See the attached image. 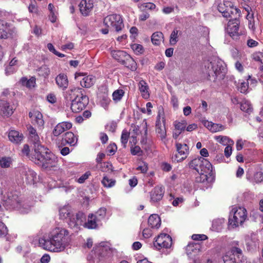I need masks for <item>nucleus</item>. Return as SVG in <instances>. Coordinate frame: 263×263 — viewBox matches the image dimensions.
<instances>
[{
    "instance_id": "nucleus-7",
    "label": "nucleus",
    "mask_w": 263,
    "mask_h": 263,
    "mask_svg": "<svg viewBox=\"0 0 263 263\" xmlns=\"http://www.w3.org/2000/svg\"><path fill=\"white\" fill-rule=\"evenodd\" d=\"M103 23L106 27L115 29L117 32L121 31L124 27L122 18L119 14L107 15L104 18Z\"/></svg>"
},
{
    "instance_id": "nucleus-39",
    "label": "nucleus",
    "mask_w": 263,
    "mask_h": 263,
    "mask_svg": "<svg viewBox=\"0 0 263 263\" xmlns=\"http://www.w3.org/2000/svg\"><path fill=\"white\" fill-rule=\"evenodd\" d=\"M12 164V159L9 157H3L0 159V166L2 168H8Z\"/></svg>"
},
{
    "instance_id": "nucleus-54",
    "label": "nucleus",
    "mask_w": 263,
    "mask_h": 263,
    "mask_svg": "<svg viewBox=\"0 0 263 263\" xmlns=\"http://www.w3.org/2000/svg\"><path fill=\"white\" fill-rule=\"evenodd\" d=\"M8 234V230L5 224L0 221V237H4Z\"/></svg>"
},
{
    "instance_id": "nucleus-47",
    "label": "nucleus",
    "mask_w": 263,
    "mask_h": 263,
    "mask_svg": "<svg viewBox=\"0 0 263 263\" xmlns=\"http://www.w3.org/2000/svg\"><path fill=\"white\" fill-rule=\"evenodd\" d=\"M179 31L177 29H174L171 34L170 43L171 45H175L178 42V34Z\"/></svg>"
},
{
    "instance_id": "nucleus-50",
    "label": "nucleus",
    "mask_w": 263,
    "mask_h": 263,
    "mask_svg": "<svg viewBox=\"0 0 263 263\" xmlns=\"http://www.w3.org/2000/svg\"><path fill=\"white\" fill-rule=\"evenodd\" d=\"M131 48L136 54H141L144 52L143 46L138 44H133L131 45Z\"/></svg>"
},
{
    "instance_id": "nucleus-20",
    "label": "nucleus",
    "mask_w": 263,
    "mask_h": 263,
    "mask_svg": "<svg viewBox=\"0 0 263 263\" xmlns=\"http://www.w3.org/2000/svg\"><path fill=\"white\" fill-rule=\"evenodd\" d=\"M28 130L29 133V138L33 144V150H35L37 146H39V147L44 146L40 144V138L36 129L32 126H29L28 127Z\"/></svg>"
},
{
    "instance_id": "nucleus-14",
    "label": "nucleus",
    "mask_w": 263,
    "mask_h": 263,
    "mask_svg": "<svg viewBox=\"0 0 263 263\" xmlns=\"http://www.w3.org/2000/svg\"><path fill=\"white\" fill-rule=\"evenodd\" d=\"M110 251V245L107 242H101L96 245L93 248V251L98 256L99 260H101V258L107 256Z\"/></svg>"
},
{
    "instance_id": "nucleus-1",
    "label": "nucleus",
    "mask_w": 263,
    "mask_h": 263,
    "mask_svg": "<svg viewBox=\"0 0 263 263\" xmlns=\"http://www.w3.org/2000/svg\"><path fill=\"white\" fill-rule=\"evenodd\" d=\"M41 247L44 249L53 253H60L68 248L71 242L68 231L64 228L57 227L47 235L39 240Z\"/></svg>"
},
{
    "instance_id": "nucleus-58",
    "label": "nucleus",
    "mask_w": 263,
    "mask_h": 263,
    "mask_svg": "<svg viewBox=\"0 0 263 263\" xmlns=\"http://www.w3.org/2000/svg\"><path fill=\"white\" fill-rule=\"evenodd\" d=\"M117 125L115 122H111L108 123L106 126V129L107 130L109 131L111 133H114L115 132L116 129Z\"/></svg>"
},
{
    "instance_id": "nucleus-10",
    "label": "nucleus",
    "mask_w": 263,
    "mask_h": 263,
    "mask_svg": "<svg viewBox=\"0 0 263 263\" xmlns=\"http://www.w3.org/2000/svg\"><path fill=\"white\" fill-rule=\"evenodd\" d=\"M88 99L81 94L77 96L72 101L71 104V109L73 112H79L82 110L88 104Z\"/></svg>"
},
{
    "instance_id": "nucleus-8",
    "label": "nucleus",
    "mask_w": 263,
    "mask_h": 263,
    "mask_svg": "<svg viewBox=\"0 0 263 263\" xmlns=\"http://www.w3.org/2000/svg\"><path fill=\"white\" fill-rule=\"evenodd\" d=\"M232 3L228 1H224L222 3H220L217 9L219 12L222 14L223 17L226 18L232 17L233 15L236 14V16H240V11L232 6Z\"/></svg>"
},
{
    "instance_id": "nucleus-63",
    "label": "nucleus",
    "mask_w": 263,
    "mask_h": 263,
    "mask_svg": "<svg viewBox=\"0 0 263 263\" xmlns=\"http://www.w3.org/2000/svg\"><path fill=\"white\" fill-rule=\"evenodd\" d=\"M232 145H228L224 149V155L227 157H230L232 154Z\"/></svg>"
},
{
    "instance_id": "nucleus-45",
    "label": "nucleus",
    "mask_w": 263,
    "mask_h": 263,
    "mask_svg": "<svg viewBox=\"0 0 263 263\" xmlns=\"http://www.w3.org/2000/svg\"><path fill=\"white\" fill-rule=\"evenodd\" d=\"M129 136V133L127 130H123L121 137V142L123 147H126Z\"/></svg>"
},
{
    "instance_id": "nucleus-29",
    "label": "nucleus",
    "mask_w": 263,
    "mask_h": 263,
    "mask_svg": "<svg viewBox=\"0 0 263 263\" xmlns=\"http://www.w3.org/2000/svg\"><path fill=\"white\" fill-rule=\"evenodd\" d=\"M111 55L114 59L122 64H123L127 58L129 57V54L121 50L112 51L111 52Z\"/></svg>"
},
{
    "instance_id": "nucleus-15",
    "label": "nucleus",
    "mask_w": 263,
    "mask_h": 263,
    "mask_svg": "<svg viewBox=\"0 0 263 263\" xmlns=\"http://www.w3.org/2000/svg\"><path fill=\"white\" fill-rule=\"evenodd\" d=\"M95 0H81L79 4L81 13L85 16L91 13L95 6Z\"/></svg>"
},
{
    "instance_id": "nucleus-13",
    "label": "nucleus",
    "mask_w": 263,
    "mask_h": 263,
    "mask_svg": "<svg viewBox=\"0 0 263 263\" xmlns=\"http://www.w3.org/2000/svg\"><path fill=\"white\" fill-rule=\"evenodd\" d=\"M238 16H236V14L233 15L234 19L230 20L226 29L227 32L233 39H237V36L239 35L238 32L239 29V21L237 19Z\"/></svg>"
},
{
    "instance_id": "nucleus-52",
    "label": "nucleus",
    "mask_w": 263,
    "mask_h": 263,
    "mask_svg": "<svg viewBox=\"0 0 263 263\" xmlns=\"http://www.w3.org/2000/svg\"><path fill=\"white\" fill-rule=\"evenodd\" d=\"M224 263H236L235 258L229 254H226L223 257Z\"/></svg>"
},
{
    "instance_id": "nucleus-11",
    "label": "nucleus",
    "mask_w": 263,
    "mask_h": 263,
    "mask_svg": "<svg viewBox=\"0 0 263 263\" xmlns=\"http://www.w3.org/2000/svg\"><path fill=\"white\" fill-rule=\"evenodd\" d=\"M75 79L80 82L81 85L85 88H90L95 83L96 79L92 75H87L86 73L76 72L74 74Z\"/></svg>"
},
{
    "instance_id": "nucleus-31",
    "label": "nucleus",
    "mask_w": 263,
    "mask_h": 263,
    "mask_svg": "<svg viewBox=\"0 0 263 263\" xmlns=\"http://www.w3.org/2000/svg\"><path fill=\"white\" fill-rule=\"evenodd\" d=\"M22 173L25 176L27 183L30 184L34 183L36 174L33 171L28 169V170L23 171Z\"/></svg>"
},
{
    "instance_id": "nucleus-34",
    "label": "nucleus",
    "mask_w": 263,
    "mask_h": 263,
    "mask_svg": "<svg viewBox=\"0 0 263 263\" xmlns=\"http://www.w3.org/2000/svg\"><path fill=\"white\" fill-rule=\"evenodd\" d=\"M63 140L65 143L71 145H74L77 142L78 139L73 133L69 132L65 134Z\"/></svg>"
},
{
    "instance_id": "nucleus-38",
    "label": "nucleus",
    "mask_w": 263,
    "mask_h": 263,
    "mask_svg": "<svg viewBox=\"0 0 263 263\" xmlns=\"http://www.w3.org/2000/svg\"><path fill=\"white\" fill-rule=\"evenodd\" d=\"M127 67L130 69L132 71H135L137 68V65L134 60L129 55V57H127L125 62L123 63Z\"/></svg>"
},
{
    "instance_id": "nucleus-16",
    "label": "nucleus",
    "mask_w": 263,
    "mask_h": 263,
    "mask_svg": "<svg viewBox=\"0 0 263 263\" xmlns=\"http://www.w3.org/2000/svg\"><path fill=\"white\" fill-rule=\"evenodd\" d=\"M11 201L12 205L14 206L16 210L19 211L21 214H27L31 210V206L29 205L26 202L21 201L17 199V198H14V200L9 199Z\"/></svg>"
},
{
    "instance_id": "nucleus-33",
    "label": "nucleus",
    "mask_w": 263,
    "mask_h": 263,
    "mask_svg": "<svg viewBox=\"0 0 263 263\" xmlns=\"http://www.w3.org/2000/svg\"><path fill=\"white\" fill-rule=\"evenodd\" d=\"M148 223L152 228L158 229L161 225L160 218L157 214H152L148 219Z\"/></svg>"
},
{
    "instance_id": "nucleus-59",
    "label": "nucleus",
    "mask_w": 263,
    "mask_h": 263,
    "mask_svg": "<svg viewBox=\"0 0 263 263\" xmlns=\"http://www.w3.org/2000/svg\"><path fill=\"white\" fill-rule=\"evenodd\" d=\"M90 175V172H86L84 174L82 175L78 179V182L80 183H82L88 179L89 176Z\"/></svg>"
},
{
    "instance_id": "nucleus-18",
    "label": "nucleus",
    "mask_w": 263,
    "mask_h": 263,
    "mask_svg": "<svg viewBox=\"0 0 263 263\" xmlns=\"http://www.w3.org/2000/svg\"><path fill=\"white\" fill-rule=\"evenodd\" d=\"M161 122L164 123L165 122V119L163 113H161L160 111H159L157 117V120L156 121V132L157 133L161 140H164L165 139L166 132L164 125L159 126V124H160Z\"/></svg>"
},
{
    "instance_id": "nucleus-28",
    "label": "nucleus",
    "mask_w": 263,
    "mask_h": 263,
    "mask_svg": "<svg viewBox=\"0 0 263 263\" xmlns=\"http://www.w3.org/2000/svg\"><path fill=\"white\" fill-rule=\"evenodd\" d=\"M86 219V218L85 219ZM85 220H84L82 226L84 227L89 229H96L98 227V222L99 221L97 219V216H94L93 214H91L88 216V221L85 222ZM82 226V225L81 226Z\"/></svg>"
},
{
    "instance_id": "nucleus-25",
    "label": "nucleus",
    "mask_w": 263,
    "mask_h": 263,
    "mask_svg": "<svg viewBox=\"0 0 263 263\" xmlns=\"http://www.w3.org/2000/svg\"><path fill=\"white\" fill-rule=\"evenodd\" d=\"M0 109L3 116L8 117L13 112V108L8 102L4 100L0 102Z\"/></svg>"
},
{
    "instance_id": "nucleus-27",
    "label": "nucleus",
    "mask_w": 263,
    "mask_h": 263,
    "mask_svg": "<svg viewBox=\"0 0 263 263\" xmlns=\"http://www.w3.org/2000/svg\"><path fill=\"white\" fill-rule=\"evenodd\" d=\"M8 138L9 140L14 143H18L21 142L24 136L23 134L15 130H11L8 134Z\"/></svg>"
},
{
    "instance_id": "nucleus-40",
    "label": "nucleus",
    "mask_w": 263,
    "mask_h": 263,
    "mask_svg": "<svg viewBox=\"0 0 263 263\" xmlns=\"http://www.w3.org/2000/svg\"><path fill=\"white\" fill-rule=\"evenodd\" d=\"M174 124L175 128V130L182 132L185 130L187 125V123L185 120H182L180 122L175 121Z\"/></svg>"
},
{
    "instance_id": "nucleus-24",
    "label": "nucleus",
    "mask_w": 263,
    "mask_h": 263,
    "mask_svg": "<svg viewBox=\"0 0 263 263\" xmlns=\"http://www.w3.org/2000/svg\"><path fill=\"white\" fill-rule=\"evenodd\" d=\"M200 246L197 243H189L186 247V253L187 255L194 259L200 252Z\"/></svg>"
},
{
    "instance_id": "nucleus-36",
    "label": "nucleus",
    "mask_w": 263,
    "mask_h": 263,
    "mask_svg": "<svg viewBox=\"0 0 263 263\" xmlns=\"http://www.w3.org/2000/svg\"><path fill=\"white\" fill-rule=\"evenodd\" d=\"M240 109L243 112L250 114L253 111L252 106L250 102L246 100H244L240 104Z\"/></svg>"
},
{
    "instance_id": "nucleus-17",
    "label": "nucleus",
    "mask_w": 263,
    "mask_h": 263,
    "mask_svg": "<svg viewBox=\"0 0 263 263\" xmlns=\"http://www.w3.org/2000/svg\"><path fill=\"white\" fill-rule=\"evenodd\" d=\"M164 193V190L162 186H155L149 193L151 202L155 203L160 201L162 199Z\"/></svg>"
},
{
    "instance_id": "nucleus-64",
    "label": "nucleus",
    "mask_w": 263,
    "mask_h": 263,
    "mask_svg": "<svg viewBox=\"0 0 263 263\" xmlns=\"http://www.w3.org/2000/svg\"><path fill=\"white\" fill-rule=\"evenodd\" d=\"M50 260V257L48 254H44L41 258V263H48Z\"/></svg>"
},
{
    "instance_id": "nucleus-12",
    "label": "nucleus",
    "mask_w": 263,
    "mask_h": 263,
    "mask_svg": "<svg viewBox=\"0 0 263 263\" xmlns=\"http://www.w3.org/2000/svg\"><path fill=\"white\" fill-rule=\"evenodd\" d=\"M176 147L177 154L175 155L173 159L177 162H181L187 158L189 154V147L185 143L181 144L178 142L176 143Z\"/></svg>"
},
{
    "instance_id": "nucleus-32",
    "label": "nucleus",
    "mask_w": 263,
    "mask_h": 263,
    "mask_svg": "<svg viewBox=\"0 0 263 263\" xmlns=\"http://www.w3.org/2000/svg\"><path fill=\"white\" fill-rule=\"evenodd\" d=\"M204 125L213 133L220 132L226 128L225 126L222 124L213 123L209 121L205 122Z\"/></svg>"
},
{
    "instance_id": "nucleus-9",
    "label": "nucleus",
    "mask_w": 263,
    "mask_h": 263,
    "mask_svg": "<svg viewBox=\"0 0 263 263\" xmlns=\"http://www.w3.org/2000/svg\"><path fill=\"white\" fill-rule=\"evenodd\" d=\"M172 245V238L168 234H161L154 242V247L157 250L170 248Z\"/></svg>"
},
{
    "instance_id": "nucleus-46",
    "label": "nucleus",
    "mask_w": 263,
    "mask_h": 263,
    "mask_svg": "<svg viewBox=\"0 0 263 263\" xmlns=\"http://www.w3.org/2000/svg\"><path fill=\"white\" fill-rule=\"evenodd\" d=\"M102 183L105 187H111L115 185L116 181L105 176L102 180Z\"/></svg>"
},
{
    "instance_id": "nucleus-26",
    "label": "nucleus",
    "mask_w": 263,
    "mask_h": 263,
    "mask_svg": "<svg viewBox=\"0 0 263 263\" xmlns=\"http://www.w3.org/2000/svg\"><path fill=\"white\" fill-rule=\"evenodd\" d=\"M138 89L141 96L145 99L149 97V87L147 83L144 80H141L138 85Z\"/></svg>"
},
{
    "instance_id": "nucleus-57",
    "label": "nucleus",
    "mask_w": 263,
    "mask_h": 263,
    "mask_svg": "<svg viewBox=\"0 0 263 263\" xmlns=\"http://www.w3.org/2000/svg\"><path fill=\"white\" fill-rule=\"evenodd\" d=\"M141 13L139 15V19L140 21H144L149 18V14L147 11H143V10H141Z\"/></svg>"
},
{
    "instance_id": "nucleus-23",
    "label": "nucleus",
    "mask_w": 263,
    "mask_h": 263,
    "mask_svg": "<svg viewBox=\"0 0 263 263\" xmlns=\"http://www.w3.org/2000/svg\"><path fill=\"white\" fill-rule=\"evenodd\" d=\"M231 249L230 251H228L226 254H229L235 257V256L239 257L242 255V251L241 248L243 247L242 243H240L238 241H233L231 243Z\"/></svg>"
},
{
    "instance_id": "nucleus-62",
    "label": "nucleus",
    "mask_w": 263,
    "mask_h": 263,
    "mask_svg": "<svg viewBox=\"0 0 263 263\" xmlns=\"http://www.w3.org/2000/svg\"><path fill=\"white\" fill-rule=\"evenodd\" d=\"M142 234L145 238H148L152 235V231L148 228H145L143 230Z\"/></svg>"
},
{
    "instance_id": "nucleus-43",
    "label": "nucleus",
    "mask_w": 263,
    "mask_h": 263,
    "mask_svg": "<svg viewBox=\"0 0 263 263\" xmlns=\"http://www.w3.org/2000/svg\"><path fill=\"white\" fill-rule=\"evenodd\" d=\"M251 181L255 183H260L263 181V172L260 170L255 172L252 178Z\"/></svg>"
},
{
    "instance_id": "nucleus-21",
    "label": "nucleus",
    "mask_w": 263,
    "mask_h": 263,
    "mask_svg": "<svg viewBox=\"0 0 263 263\" xmlns=\"http://www.w3.org/2000/svg\"><path fill=\"white\" fill-rule=\"evenodd\" d=\"M72 124L69 122H62L58 123L54 128L52 134L54 136H58L65 131L69 129Z\"/></svg>"
},
{
    "instance_id": "nucleus-22",
    "label": "nucleus",
    "mask_w": 263,
    "mask_h": 263,
    "mask_svg": "<svg viewBox=\"0 0 263 263\" xmlns=\"http://www.w3.org/2000/svg\"><path fill=\"white\" fill-rule=\"evenodd\" d=\"M55 80V83L60 89L64 90L68 88L69 81L66 74L64 73L59 74Z\"/></svg>"
},
{
    "instance_id": "nucleus-35",
    "label": "nucleus",
    "mask_w": 263,
    "mask_h": 263,
    "mask_svg": "<svg viewBox=\"0 0 263 263\" xmlns=\"http://www.w3.org/2000/svg\"><path fill=\"white\" fill-rule=\"evenodd\" d=\"M215 139L223 145H233L234 141L227 136H218L214 137Z\"/></svg>"
},
{
    "instance_id": "nucleus-53",
    "label": "nucleus",
    "mask_w": 263,
    "mask_h": 263,
    "mask_svg": "<svg viewBox=\"0 0 263 263\" xmlns=\"http://www.w3.org/2000/svg\"><path fill=\"white\" fill-rule=\"evenodd\" d=\"M21 82L23 85L26 86L27 87L31 88L34 86L35 81L33 80H28L26 78H23L21 79Z\"/></svg>"
},
{
    "instance_id": "nucleus-60",
    "label": "nucleus",
    "mask_w": 263,
    "mask_h": 263,
    "mask_svg": "<svg viewBox=\"0 0 263 263\" xmlns=\"http://www.w3.org/2000/svg\"><path fill=\"white\" fill-rule=\"evenodd\" d=\"M192 238L193 240H203L208 238L207 236L204 234H194Z\"/></svg>"
},
{
    "instance_id": "nucleus-6",
    "label": "nucleus",
    "mask_w": 263,
    "mask_h": 263,
    "mask_svg": "<svg viewBox=\"0 0 263 263\" xmlns=\"http://www.w3.org/2000/svg\"><path fill=\"white\" fill-rule=\"evenodd\" d=\"M247 217L246 209L241 206L234 205L230 213L229 223L233 228L241 225Z\"/></svg>"
},
{
    "instance_id": "nucleus-56",
    "label": "nucleus",
    "mask_w": 263,
    "mask_h": 263,
    "mask_svg": "<svg viewBox=\"0 0 263 263\" xmlns=\"http://www.w3.org/2000/svg\"><path fill=\"white\" fill-rule=\"evenodd\" d=\"M130 152L133 155H140L142 153L141 148L139 146L132 147L130 149Z\"/></svg>"
},
{
    "instance_id": "nucleus-4",
    "label": "nucleus",
    "mask_w": 263,
    "mask_h": 263,
    "mask_svg": "<svg viewBox=\"0 0 263 263\" xmlns=\"http://www.w3.org/2000/svg\"><path fill=\"white\" fill-rule=\"evenodd\" d=\"M189 167L195 170L200 175L197 178L198 182H204L208 179V175L212 172V165L207 159L203 157L195 158L190 162Z\"/></svg>"
},
{
    "instance_id": "nucleus-55",
    "label": "nucleus",
    "mask_w": 263,
    "mask_h": 263,
    "mask_svg": "<svg viewBox=\"0 0 263 263\" xmlns=\"http://www.w3.org/2000/svg\"><path fill=\"white\" fill-rule=\"evenodd\" d=\"M117 149V147L115 143L111 144L107 147V152L110 155H114Z\"/></svg>"
},
{
    "instance_id": "nucleus-37",
    "label": "nucleus",
    "mask_w": 263,
    "mask_h": 263,
    "mask_svg": "<svg viewBox=\"0 0 263 263\" xmlns=\"http://www.w3.org/2000/svg\"><path fill=\"white\" fill-rule=\"evenodd\" d=\"M163 35L161 32H154L152 35V42L154 45H159L160 44L162 39Z\"/></svg>"
},
{
    "instance_id": "nucleus-5",
    "label": "nucleus",
    "mask_w": 263,
    "mask_h": 263,
    "mask_svg": "<svg viewBox=\"0 0 263 263\" xmlns=\"http://www.w3.org/2000/svg\"><path fill=\"white\" fill-rule=\"evenodd\" d=\"M203 72L207 74L213 81L218 79H222L226 74V69L222 61L214 60L206 61L204 64Z\"/></svg>"
},
{
    "instance_id": "nucleus-42",
    "label": "nucleus",
    "mask_w": 263,
    "mask_h": 263,
    "mask_svg": "<svg viewBox=\"0 0 263 263\" xmlns=\"http://www.w3.org/2000/svg\"><path fill=\"white\" fill-rule=\"evenodd\" d=\"M124 95V91L122 89L115 90L112 95V99L115 102L120 101Z\"/></svg>"
},
{
    "instance_id": "nucleus-2",
    "label": "nucleus",
    "mask_w": 263,
    "mask_h": 263,
    "mask_svg": "<svg viewBox=\"0 0 263 263\" xmlns=\"http://www.w3.org/2000/svg\"><path fill=\"white\" fill-rule=\"evenodd\" d=\"M31 158L35 163L45 167L55 166L57 162L56 156L44 146H37L32 151Z\"/></svg>"
},
{
    "instance_id": "nucleus-61",
    "label": "nucleus",
    "mask_w": 263,
    "mask_h": 263,
    "mask_svg": "<svg viewBox=\"0 0 263 263\" xmlns=\"http://www.w3.org/2000/svg\"><path fill=\"white\" fill-rule=\"evenodd\" d=\"M49 19L52 23L56 22L57 19V13L55 11L50 12L49 14Z\"/></svg>"
},
{
    "instance_id": "nucleus-3",
    "label": "nucleus",
    "mask_w": 263,
    "mask_h": 263,
    "mask_svg": "<svg viewBox=\"0 0 263 263\" xmlns=\"http://www.w3.org/2000/svg\"><path fill=\"white\" fill-rule=\"evenodd\" d=\"M59 216L62 219H68L69 227L76 231L83 224L85 219V215L82 212H79L74 215L71 206L69 205H65L60 209Z\"/></svg>"
},
{
    "instance_id": "nucleus-48",
    "label": "nucleus",
    "mask_w": 263,
    "mask_h": 263,
    "mask_svg": "<svg viewBox=\"0 0 263 263\" xmlns=\"http://www.w3.org/2000/svg\"><path fill=\"white\" fill-rule=\"evenodd\" d=\"M148 169V164L144 161H140L138 162V165L136 168L137 171H140L142 173H146Z\"/></svg>"
},
{
    "instance_id": "nucleus-41",
    "label": "nucleus",
    "mask_w": 263,
    "mask_h": 263,
    "mask_svg": "<svg viewBox=\"0 0 263 263\" xmlns=\"http://www.w3.org/2000/svg\"><path fill=\"white\" fill-rule=\"evenodd\" d=\"M253 59L260 64V69L263 70V52H256L252 54Z\"/></svg>"
},
{
    "instance_id": "nucleus-44",
    "label": "nucleus",
    "mask_w": 263,
    "mask_h": 263,
    "mask_svg": "<svg viewBox=\"0 0 263 263\" xmlns=\"http://www.w3.org/2000/svg\"><path fill=\"white\" fill-rule=\"evenodd\" d=\"M249 82L248 80L241 81L238 86V90L241 93H246L249 89Z\"/></svg>"
},
{
    "instance_id": "nucleus-19",
    "label": "nucleus",
    "mask_w": 263,
    "mask_h": 263,
    "mask_svg": "<svg viewBox=\"0 0 263 263\" xmlns=\"http://www.w3.org/2000/svg\"><path fill=\"white\" fill-rule=\"evenodd\" d=\"M29 116L31 120V122L36 125L39 127L42 128L44 125V121L42 114L38 110H32L29 113Z\"/></svg>"
},
{
    "instance_id": "nucleus-30",
    "label": "nucleus",
    "mask_w": 263,
    "mask_h": 263,
    "mask_svg": "<svg viewBox=\"0 0 263 263\" xmlns=\"http://www.w3.org/2000/svg\"><path fill=\"white\" fill-rule=\"evenodd\" d=\"M225 223V219L223 218H218L212 221L211 230L215 232H220L223 229Z\"/></svg>"
},
{
    "instance_id": "nucleus-51",
    "label": "nucleus",
    "mask_w": 263,
    "mask_h": 263,
    "mask_svg": "<svg viewBox=\"0 0 263 263\" xmlns=\"http://www.w3.org/2000/svg\"><path fill=\"white\" fill-rule=\"evenodd\" d=\"M106 210L104 208H100L94 216H97V219L99 221L104 218L106 215Z\"/></svg>"
},
{
    "instance_id": "nucleus-49",
    "label": "nucleus",
    "mask_w": 263,
    "mask_h": 263,
    "mask_svg": "<svg viewBox=\"0 0 263 263\" xmlns=\"http://www.w3.org/2000/svg\"><path fill=\"white\" fill-rule=\"evenodd\" d=\"M139 8L141 10L147 11L148 10H152L155 9L156 5L152 3H145L141 4Z\"/></svg>"
}]
</instances>
